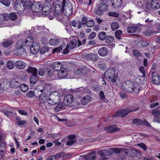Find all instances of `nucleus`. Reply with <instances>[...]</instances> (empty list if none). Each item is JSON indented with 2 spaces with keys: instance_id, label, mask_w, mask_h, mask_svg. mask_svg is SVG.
<instances>
[{
  "instance_id": "nucleus-49",
  "label": "nucleus",
  "mask_w": 160,
  "mask_h": 160,
  "mask_svg": "<svg viewBox=\"0 0 160 160\" xmlns=\"http://www.w3.org/2000/svg\"><path fill=\"white\" fill-rule=\"evenodd\" d=\"M19 87L21 90L23 92H27L29 89L28 86L24 84H21Z\"/></svg>"
},
{
  "instance_id": "nucleus-62",
  "label": "nucleus",
  "mask_w": 160,
  "mask_h": 160,
  "mask_svg": "<svg viewBox=\"0 0 160 160\" xmlns=\"http://www.w3.org/2000/svg\"><path fill=\"white\" fill-rule=\"evenodd\" d=\"M72 155L71 153H69L68 154H63L62 157V160H66L68 159Z\"/></svg>"
},
{
  "instance_id": "nucleus-31",
  "label": "nucleus",
  "mask_w": 160,
  "mask_h": 160,
  "mask_svg": "<svg viewBox=\"0 0 160 160\" xmlns=\"http://www.w3.org/2000/svg\"><path fill=\"white\" fill-rule=\"evenodd\" d=\"M6 148L5 144L3 142L0 143V156H3L5 153Z\"/></svg>"
},
{
  "instance_id": "nucleus-36",
  "label": "nucleus",
  "mask_w": 160,
  "mask_h": 160,
  "mask_svg": "<svg viewBox=\"0 0 160 160\" xmlns=\"http://www.w3.org/2000/svg\"><path fill=\"white\" fill-rule=\"evenodd\" d=\"M140 29V28L136 26H129L127 28V31L128 33H134L137 30Z\"/></svg>"
},
{
  "instance_id": "nucleus-1",
  "label": "nucleus",
  "mask_w": 160,
  "mask_h": 160,
  "mask_svg": "<svg viewBox=\"0 0 160 160\" xmlns=\"http://www.w3.org/2000/svg\"><path fill=\"white\" fill-rule=\"evenodd\" d=\"M116 71L114 68H108L104 73L105 78L109 81H111L113 84H117L119 78L118 76V72H116Z\"/></svg>"
},
{
  "instance_id": "nucleus-32",
  "label": "nucleus",
  "mask_w": 160,
  "mask_h": 160,
  "mask_svg": "<svg viewBox=\"0 0 160 160\" xmlns=\"http://www.w3.org/2000/svg\"><path fill=\"white\" fill-rule=\"evenodd\" d=\"M82 87L79 88H76V89L77 90V91L78 92H80V93L81 92L83 93H86L87 94H91V91L87 87H86L84 88H83L82 91H81V90L80 89Z\"/></svg>"
},
{
  "instance_id": "nucleus-61",
  "label": "nucleus",
  "mask_w": 160,
  "mask_h": 160,
  "mask_svg": "<svg viewBox=\"0 0 160 160\" xmlns=\"http://www.w3.org/2000/svg\"><path fill=\"white\" fill-rule=\"evenodd\" d=\"M108 15L110 16H112L115 17H118L119 16V14L115 12H111L108 13Z\"/></svg>"
},
{
  "instance_id": "nucleus-63",
  "label": "nucleus",
  "mask_w": 160,
  "mask_h": 160,
  "mask_svg": "<svg viewBox=\"0 0 160 160\" xmlns=\"http://www.w3.org/2000/svg\"><path fill=\"white\" fill-rule=\"evenodd\" d=\"M96 35V33L95 32H92L91 34L88 36V39L89 40H91L94 38Z\"/></svg>"
},
{
  "instance_id": "nucleus-6",
  "label": "nucleus",
  "mask_w": 160,
  "mask_h": 160,
  "mask_svg": "<svg viewBox=\"0 0 160 160\" xmlns=\"http://www.w3.org/2000/svg\"><path fill=\"white\" fill-rule=\"evenodd\" d=\"M24 40L20 39L17 41L15 45V47L17 49V51L20 55L23 54L26 52L24 44Z\"/></svg>"
},
{
  "instance_id": "nucleus-34",
  "label": "nucleus",
  "mask_w": 160,
  "mask_h": 160,
  "mask_svg": "<svg viewBox=\"0 0 160 160\" xmlns=\"http://www.w3.org/2000/svg\"><path fill=\"white\" fill-rule=\"evenodd\" d=\"M77 44V41L75 39H73L71 41L69 45L67 44V47L69 49H72L76 46Z\"/></svg>"
},
{
  "instance_id": "nucleus-58",
  "label": "nucleus",
  "mask_w": 160,
  "mask_h": 160,
  "mask_svg": "<svg viewBox=\"0 0 160 160\" xmlns=\"http://www.w3.org/2000/svg\"><path fill=\"white\" fill-rule=\"evenodd\" d=\"M46 71H47L48 74L49 76H52L54 74L55 70L53 69L52 70H50L48 68H46Z\"/></svg>"
},
{
  "instance_id": "nucleus-46",
  "label": "nucleus",
  "mask_w": 160,
  "mask_h": 160,
  "mask_svg": "<svg viewBox=\"0 0 160 160\" xmlns=\"http://www.w3.org/2000/svg\"><path fill=\"white\" fill-rule=\"evenodd\" d=\"M145 22L146 24H144V25L146 27L148 28H150L153 23V20H149V18H148L145 21Z\"/></svg>"
},
{
  "instance_id": "nucleus-17",
  "label": "nucleus",
  "mask_w": 160,
  "mask_h": 160,
  "mask_svg": "<svg viewBox=\"0 0 160 160\" xmlns=\"http://www.w3.org/2000/svg\"><path fill=\"white\" fill-rule=\"evenodd\" d=\"M74 99L72 95L70 94H67L65 97L64 100V103L65 105L68 106L71 103Z\"/></svg>"
},
{
  "instance_id": "nucleus-53",
  "label": "nucleus",
  "mask_w": 160,
  "mask_h": 160,
  "mask_svg": "<svg viewBox=\"0 0 160 160\" xmlns=\"http://www.w3.org/2000/svg\"><path fill=\"white\" fill-rule=\"evenodd\" d=\"M49 50V48L47 46H44L42 47L40 50V52L41 54H44L46 52H47Z\"/></svg>"
},
{
  "instance_id": "nucleus-50",
  "label": "nucleus",
  "mask_w": 160,
  "mask_h": 160,
  "mask_svg": "<svg viewBox=\"0 0 160 160\" xmlns=\"http://www.w3.org/2000/svg\"><path fill=\"white\" fill-rule=\"evenodd\" d=\"M122 34V32L121 30H118L115 32V37L118 39L119 40L121 39L120 36Z\"/></svg>"
},
{
  "instance_id": "nucleus-18",
  "label": "nucleus",
  "mask_w": 160,
  "mask_h": 160,
  "mask_svg": "<svg viewBox=\"0 0 160 160\" xmlns=\"http://www.w3.org/2000/svg\"><path fill=\"white\" fill-rule=\"evenodd\" d=\"M40 48L39 44L36 43H33L30 47V51L33 54H35L38 52Z\"/></svg>"
},
{
  "instance_id": "nucleus-13",
  "label": "nucleus",
  "mask_w": 160,
  "mask_h": 160,
  "mask_svg": "<svg viewBox=\"0 0 160 160\" xmlns=\"http://www.w3.org/2000/svg\"><path fill=\"white\" fill-rule=\"evenodd\" d=\"M97 152L101 156L102 158L101 160H106L107 158H106L105 155L108 156L112 154L110 150H108L105 149H104L103 150H99Z\"/></svg>"
},
{
  "instance_id": "nucleus-14",
  "label": "nucleus",
  "mask_w": 160,
  "mask_h": 160,
  "mask_svg": "<svg viewBox=\"0 0 160 160\" xmlns=\"http://www.w3.org/2000/svg\"><path fill=\"white\" fill-rule=\"evenodd\" d=\"M105 131L109 133H113L118 132L120 128L117 127L116 125H112L107 126L104 128Z\"/></svg>"
},
{
  "instance_id": "nucleus-56",
  "label": "nucleus",
  "mask_w": 160,
  "mask_h": 160,
  "mask_svg": "<svg viewBox=\"0 0 160 160\" xmlns=\"http://www.w3.org/2000/svg\"><path fill=\"white\" fill-rule=\"evenodd\" d=\"M132 53L133 55L137 58L139 57L141 54V53L138 50L134 49L132 50Z\"/></svg>"
},
{
  "instance_id": "nucleus-43",
  "label": "nucleus",
  "mask_w": 160,
  "mask_h": 160,
  "mask_svg": "<svg viewBox=\"0 0 160 160\" xmlns=\"http://www.w3.org/2000/svg\"><path fill=\"white\" fill-rule=\"evenodd\" d=\"M63 152H61L57 153L56 155H52L51 156V157L53 159H58L60 158L63 156L64 154Z\"/></svg>"
},
{
  "instance_id": "nucleus-57",
  "label": "nucleus",
  "mask_w": 160,
  "mask_h": 160,
  "mask_svg": "<svg viewBox=\"0 0 160 160\" xmlns=\"http://www.w3.org/2000/svg\"><path fill=\"white\" fill-rule=\"evenodd\" d=\"M4 114L7 117L9 116V114H12V112L10 110H8L4 109L2 111Z\"/></svg>"
},
{
  "instance_id": "nucleus-51",
  "label": "nucleus",
  "mask_w": 160,
  "mask_h": 160,
  "mask_svg": "<svg viewBox=\"0 0 160 160\" xmlns=\"http://www.w3.org/2000/svg\"><path fill=\"white\" fill-rule=\"evenodd\" d=\"M152 114L154 117L160 116V111L158 109H153L151 112Z\"/></svg>"
},
{
  "instance_id": "nucleus-19",
  "label": "nucleus",
  "mask_w": 160,
  "mask_h": 160,
  "mask_svg": "<svg viewBox=\"0 0 160 160\" xmlns=\"http://www.w3.org/2000/svg\"><path fill=\"white\" fill-rule=\"evenodd\" d=\"M122 0H111V5L114 8H118L121 7L122 4Z\"/></svg>"
},
{
  "instance_id": "nucleus-37",
  "label": "nucleus",
  "mask_w": 160,
  "mask_h": 160,
  "mask_svg": "<svg viewBox=\"0 0 160 160\" xmlns=\"http://www.w3.org/2000/svg\"><path fill=\"white\" fill-rule=\"evenodd\" d=\"M62 64L60 62H55L53 64V69L55 71L60 70L62 68Z\"/></svg>"
},
{
  "instance_id": "nucleus-25",
  "label": "nucleus",
  "mask_w": 160,
  "mask_h": 160,
  "mask_svg": "<svg viewBox=\"0 0 160 160\" xmlns=\"http://www.w3.org/2000/svg\"><path fill=\"white\" fill-rule=\"evenodd\" d=\"M92 98L89 95H86L84 96L81 100V103L83 105H86L91 101Z\"/></svg>"
},
{
  "instance_id": "nucleus-60",
  "label": "nucleus",
  "mask_w": 160,
  "mask_h": 160,
  "mask_svg": "<svg viewBox=\"0 0 160 160\" xmlns=\"http://www.w3.org/2000/svg\"><path fill=\"white\" fill-rule=\"evenodd\" d=\"M121 148L120 149L118 148H111V149L113 152L116 153H119L121 152Z\"/></svg>"
},
{
  "instance_id": "nucleus-27",
  "label": "nucleus",
  "mask_w": 160,
  "mask_h": 160,
  "mask_svg": "<svg viewBox=\"0 0 160 160\" xmlns=\"http://www.w3.org/2000/svg\"><path fill=\"white\" fill-rule=\"evenodd\" d=\"M16 67L19 69H23L26 66V64L21 60H18L15 63Z\"/></svg>"
},
{
  "instance_id": "nucleus-47",
  "label": "nucleus",
  "mask_w": 160,
  "mask_h": 160,
  "mask_svg": "<svg viewBox=\"0 0 160 160\" xmlns=\"http://www.w3.org/2000/svg\"><path fill=\"white\" fill-rule=\"evenodd\" d=\"M111 27L112 30L115 31L119 28V25L117 22H112L111 24Z\"/></svg>"
},
{
  "instance_id": "nucleus-26",
  "label": "nucleus",
  "mask_w": 160,
  "mask_h": 160,
  "mask_svg": "<svg viewBox=\"0 0 160 160\" xmlns=\"http://www.w3.org/2000/svg\"><path fill=\"white\" fill-rule=\"evenodd\" d=\"M80 156L85 157L88 160H95L96 158V153L94 152H89L86 155H81Z\"/></svg>"
},
{
  "instance_id": "nucleus-28",
  "label": "nucleus",
  "mask_w": 160,
  "mask_h": 160,
  "mask_svg": "<svg viewBox=\"0 0 160 160\" xmlns=\"http://www.w3.org/2000/svg\"><path fill=\"white\" fill-rule=\"evenodd\" d=\"M27 68L25 70L28 73H31L32 74H38V70L36 68L28 66Z\"/></svg>"
},
{
  "instance_id": "nucleus-9",
  "label": "nucleus",
  "mask_w": 160,
  "mask_h": 160,
  "mask_svg": "<svg viewBox=\"0 0 160 160\" xmlns=\"http://www.w3.org/2000/svg\"><path fill=\"white\" fill-rule=\"evenodd\" d=\"M31 9L34 12H40L42 11V4L40 2H35L32 4Z\"/></svg>"
},
{
  "instance_id": "nucleus-8",
  "label": "nucleus",
  "mask_w": 160,
  "mask_h": 160,
  "mask_svg": "<svg viewBox=\"0 0 160 160\" xmlns=\"http://www.w3.org/2000/svg\"><path fill=\"white\" fill-rule=\"evenodd\" d=\"M132 123L133 124H136L140 126L144 125L149 128L151 127V124L145 119H144L143 120H142L138 118H135L133 119Z\"/></svg>"
},
{
  "instance_id": "nucleus-21",
  "label": "nucleus",
  "mask_w": 160,
  "mask_h": 160,
  "mask_svg": "<svg viewBox=\"0 0 160 160\" xmlns=\"http://www.w3.org/2000/svg\"><path fill=\"white\" fill-rule=\"evenodd\" d=\"M152 9L156 10L160 7V1L159 0H152L150 3Z\"/></svg>"
},
{
  "instance_id": "nucleus-64",
  "label": "nucleus",
  "mask_w": 160,
  "mask_h": 160,
  "mask_svg": "<svg viewBox=\"0 0 160 160\" xmlns=\"http://www.w3.org/2000/svg\"><path fill=\"white\" fill-rule=\"evenodd\" d=\"M154 32L152 30L148 29L145 32V34L147 36H150L153 34Z\"/></svg>"
},
{
  "instance_id": "nucleus-23",
  "label": "nucleus",
  "mask_w": 160,
  "mask_h": 160,
  "mask_svg": "<svg viewBox=\"0 0 160 160\" xmlns=\"http://www.w3.org/2000/svg\"><path fill=\"white\" fill-rule=\"evenodd\" d=\"M98 54L101 57H105L108 54V52L107 48L103 47L100 48L98 51Z\"/></svg>"
},
{
  "instance_id": "nucleus-12",
  "label": "nucleus",
  "mask_w": 160,
  "mask_h": 160,
  "mask_svg": "<svg viewBox=\"0 0 160 160\" xmlns=\"http://www.w3.org/2000/svg\"><path fill=\"white\" fill-rule=\"evenodd\" d=\"M14 8L16 10L20 12H23L26 9L25 6L22 3V1H16L14 4Z\"/></svg>"
},
{
  "instance_id": "nucleus-41",
  "label": "nucleus",
  "mask_w": 160,
  "mask_h": 160,
  "mask_svg": "<svg viewBox=\"0 0 160 160\" xmlns=\"http://www.w3.org/2000/svg\"><path fill=\"white\" fill-rule=\"evenodd\" d=\"M15 65V63L13 61L9 60L7 62V67L9 70L13 69Z\"/></svg>"
},
{
  "instance_id": "nucleus-54",
  "label": "nucleus",
  "mask_w": 160,
  "mask_h": 160,
  "mask_svg": "<svg viewBox=\"0 0 160 160\" xmlns=\"http://www.w3.org/2000/svg\"><path fill=\"white\" fill-rule=\"evenodd\" d=\"M0 2L7 7H8L10 4V0H0Z\"/></svg>"
},
{
  "instance_id": "nucleus-4",
  "label": "nucleus",
  "mask_w": 160,
  "mask_h": 160,
  "mask_svg": "<svg viewBox=\"0 0 160 160\" xmlns=\"http://www.w3.org/2000/svg\"><path fill=\"white\" fill-rule=\"evenodd\" d=\"M61 4L65 15L69 16L71 15L73 12V6L70 0H62Z\"/></svg>"
},
{
  "instance_id": "nucleus-22",
  "label": "nucleus",
  "mask_w": 160,
  "mask_h": 160,
  "mask_svg": "<svg viewBox=\"0 0 160 160\" xmlns=\"http://www.w3.org/2000/svg\"><path fill=\"white\" fill-rule=\"evenodd\" d=\"M64 11L63 7L62 6H61L59 4H56L55 6L54 11L53 12L55 16H57L58 14H61V13Z\"/></svg>"
},
{
  "instance_id": "nucleus-11",
  "label": "nucleus",
  "mask_w": 160,
  "mask_h": 160,
  "mask_svg": "<svg viewBox=\"0 0 160 160\" xmlns=\"http://www.w3.org/2000/svg\"><path fill=\"white\" fill-rule=\"evenodd\" d=\"M151 82L154 84H158L160 83V76L155 72L152 73Z\"/></svg>"
},
{
  "instance_id": "nucleus-40",
  "label": "nucleus",
  "mask_w": 160,
  "mask_h": 160,
  "mask_svg": "<svg viewBox=\"0 0 160 160\" xmlns=\"http://www.w3.org/2000/svg\"><path fill=\"white\" fill-rule=\"evenodd\" d=\"M60 43V40L57 38L51 39L49 41V43L52 45L56 46Z\"/></svg>"
},
{
  "instance_id": "nucleus-20",
  "label": "nucleus",
  "mask_w": 160,
  "mask_h": 160,
  "mask_svg": "<svg viewBox=\"0 0 160 160\" xmlns=\"http://www.w3.org/2000/svg\"><path fill=\"white\" fill-rule=\"evenodd\" d=\"M34 42V38L31 36L28 37L24 40V47H29L31 46Z\"/></svg>"
},
{
  "instance_id": "nucleus-45",
  "label": "nucleus",
  "mask_w": 160,
  "mask_h": 160,
  "mask_svg": "<svg viewBox=\"0 0 160 160\" xmlns=\"http://www.w3.org/2000/svg\"><path fill=\"white\" fill-rule=\"evenodd\" d=\"M114 39V37L111 35H107L105 38V41L108 43H112Z\"/></svg>"
},
{
  "instance_id": "nucleus-24",
  "label": "nucleus",
  "mask_w": 160,
  "mask_h": 160,
  "mask_svg": "<svg viewBox=\"0 0 160 160\" xmlns=\"http://www.w3.org/2000/svg\"><path fill=\"white\" fill-rule=\"evenodd\" d=\"M68 74L67 70L64 68H62L58 73V76L60 79L63 78L67 76Z\"/></svg>"
},
{
  "instance_id": "nucleus-33",
  "label": "nucleus",
  "mask_w": 160,
  "mask_h": 160,
  "mask_svg": "<svg viewBox=\"0 0 160 160\" xmlns=\"http://www.w3.org/2000/svg\"><path fill=\"white\" fill-rule=\"evenodd\" d=\"M71 24L73 27H76L78 26V28L80 29L82 27V23L81 22L78 20L77 21L75 20H72L71 21Z\"/></svg>"
},
{
  "instance_id": "nucleus-48",
  "label": "nucleus",
  "mask_w": 160,
  "mask_h": 160,
  "mask_svg": "<svg viewBox=\"0 0 160 160\" xmlns=\"http://www.w3.org/2000/svg\"><path fill=\"white\" fill-rule=\"evenodd\" d=\"M13 42V41L11 40H7L3 42L2 45L3 47L7 48L12 45Z\"/></svg>"
},
{
  "instance_id": "nucleus-55",
  "label": "nucleus",
  "mask_w": 160,
  "mask_h": 160,
  "mask_svg": "<svg viewBox=\"0 0 160 160\" xmlns=\"http://www.w3.org/2000/svg\"><path fill=\"white\" fill-rule=\"evenodd\" d=\"M26 96L28 98H32L34 96H35L36 97H38V96H36L34 92L32 91H30L28 92L26 94Z\"/></svg>"
},
{
  "instance_id": "nucleus-10",
  "label": "nucleus",
  "mask_w": 160,
  "mask_h": 160,
  "mask_svg": "<svg viewBox=\"0 0 160 160\" xmlns=\"http://www.w3.org/2000/svg\"><path fill=\"white\" fill-rule=\"evenodd\" d=\"M51 5L49 2L45 3L42 7V13L43 15L49 14L51 11Z\"/></svg>"
},
{
  "instance_id": "nucleus-59",
  "label": "nucleus",
  "mask_w": 160,
  "mask_h": 160,
  "mask_svg": "<svg viewBox=\"0 0 160 160\" xmlns=\"http://www.w3.org/2000/svg\"><path fill=\"white\" fill-rule=\"evenodd\" d=\"M94 24V22L92 20H89L87 21L86 26L88 27H92Z\"/></svg>"
},
{
  "instance_id": "nucleus-29",
  "label": "nucleus",
  "mask_w": 160,
  "mask_h": 160,
  "mask_svg": "<svg viewBox=\"0 0 160 160\" xmlns=\"http://www.w3.org/2000/svg\"><path fill=\"white\" fill-rule=\"evenodd\" d=\"M21 1L26 8H30L32 6L33 3H32L31 0H22Z\"/></svg>"
},
{
  "instance_id": "nucleus-44",
  "label": "nucleus",
  "mask_w": 160,
  "mask_h": 160,
  "mask_svg": "<svg viewBox=\"0 0 160 160\" xmlns=\"http://www.w3.org/2000/svg\"><path fill=\"white\" fill-rule=\"evenodd\" d=\"M57 104V105L54 108V110L57 112L61 110L63 107V104L62 102H58Z\"/></svg>"
},
{
  "instance_id": "nucleus-52",
  "label": "nucleus",
  "mask_w": 160,
  "mask_h": 160,
  "mask_svg": "<svg viewBox=\"0 0 160 160\" xmlns=\"http://www.w3.org/2000/svg\"><path fill=\"white\" fill-rule=\"evenodd\" d=\"M139 70L140 72L142 74V75L140 77L141 78H144L146 77V71L145 69V68L143 66H141L139 67Z\"/></svg>"
},
{
  "instance_id": "nucleus-35",
  "label": "nucleus",
  "mask_w": 160,
  "mask_h": 160,
  "mask_svg": "<svg viewBox=\"0 0 160 160\" xmlns=\"http://www.w3.org/2000/svg\"><path fill=\"white\" fill-rule=\"evenodd\" d=\"M37 75L38 74H33L31 76L30 78V82L31 84H34L37 82L38 80Z\"/></svg>"
},
{
  "instance_id": "nucleus-30",
  "label": "nucleus",
  "mask_w": 160,
  "mask_h": 160,
  "mask_svg": "<svg viewBox=\"0 0 160 160\" xmlns=\"http://www.w3.org/2000/svg\"><path fill=\"white\" fill-rule=\"evenodd\" d=\"M146 3L143 0H138L135 3V5L138 8H143Z\"/></svg>"
},
{
  "instance_id": "nucleus-16",
  "label": "nucleus",
  "mask_w": 160,
  "mask_h": 160,
  "mask_svg": "<svg viewBox=\"0 0 160 160\" xmlns=\"http://www.w3.org/2000/svg\"><path fill=\"white\" fill-rule=\"evenodd\" d=\"M8 20V14L4 13L0 14V28L5 26L4 22Z\"/></svg>"
},
{
  "instance_id": "nucleus-15",
  "label": "nucleus",
  "mask_w": 160,
  "mask_h": 160,
  "mask_svg": "<svg viewBox=\"0 0 160 160\" xmlns=\"http://www.w3.org/2000/svg\"><path fill=\"white\" fill-rule=\"evenodd\" d=\"M85 58L88 61L96 62L98 60V57L95 54L90 53L87 54Z\"/></svg>"
},
{
  "instance_id": "nucleus-5",
  "label": "nucleus",
  "mask_w": 160,
  "mask_h": 160,
  "mask_svg": "<svg viewBox=\"0 0 160 160\" xmlns=\"http://www.w3.org/2000/svg\"><path fill=\"white\" fill-rule=\"evenodd\" d=\"M139 108L136 109H130L129 108H125L118 110L116 113L114 114L112 117L114 118H117L118 116H121L122 118H124L128 113L132 112H135Z\"/></svg>"
},
{
  "instance_id": "nucleus-7",
  "label": "nucleus",
  "mask_w": 160,
  "mask_h": 160,
  "mask_svg": "<svg viewBox=\"0 0 160 160\" xmlns=\"http://www.w3.org/2000/svg\"><path fill=\"white\" fill-rule=\"evenodd\" d=\"M108 9V6L107 4L104 2H102L97 6L95 13L97 15H101L103 12L107 11Z\"/></svg>"
},
{
  "instance_id": "nucleus-39",
  "label": "nucleus",
  "mask_w": 160,
  "mask_h": 160,
  "mask_svg": "<svg viewBox=\"0 0 160 160\" xmlns=\"http://www.w3.org/2000/svg\"><path fill=\"white\" fill-rule=\"evenodd\" d=\"M107 36L106 33L103 31H101L99 32L98 35V38L101 41H103L105 40Z\"/></svg>"
},
{
  "instance_id": "nucleus-42",
  "label": "nucleus",
  "mask_w": 160,
  "mask_h": 160,
  "mask_svg": "<svg viewBox=\"0 0 160 160\" xmlns=\"http://www.w3.org/2000/svg\"><path fill=\"white\" fill-rule=\"evenodd\" d=\"M8 19L9 18L11 21H15L17 19V14L14 12H12L8 14Z\"/></svg>"
},
{
  "instance_id": "nucleus-2",
  "label": "nucleus",
  "mask_w": 160,
  "mask_h": 160,
  "mask_svg": "<svg viewBox=\"0 0 160 160\" xmlns=\"http://www.w3.org/2000/svg\"><path fill=\"white\" fill-rule=\"evenodd\" d=\"M122 88L124 91L129 93L132 92L134 91L136 93H138L140 91L139 85L134 84L133 82L129 80L123 83Z\"/></svg>"
},
{
  "instance_id": "nucleus-3",
  "label": "nucleus",
  "mask_w": 160,
  "mask_h": 160,
  "mask_svg": "<svg viewBox=\"0 0 160 160\" xmlns=\"http://www.w3.org/2000/svg\"><path fill=\"white\" fill-rule=\"evenodd\" d=\"M60 98V95L58 92H53L47 99L48 105L51 106L57 105L59 102Z\"/></svg>"
},
{
  "instance_id": "nucleus-38",
  "label": "nucleus",
  "mask_w": 160,
  "mask_h": 160,
  "mask_svg": "<svg viewBox=\"0 0 160 160\" xmlns=\"http://www.w3.org/2000/svg\"><path fill=\"white\" fill-rule=\"evenodd\" d=\"M20 84L18 81L15 79H12L10 81V84L12 87L18 88Z\"/></svg>"
}]
</instances>
